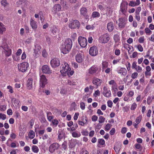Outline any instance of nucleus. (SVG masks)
<instances>
[{
    "label": "nucleus",
    "mask_w": 154,
    "mask_h": 154,
    "mask_svg": "<svg viewBox=\"0 0 154 154\" xmlns=\"http://www.w3.org/2000/svg\"><path fill=\"white\" fill-rule=\"evenodd\" d=\"M135 17L136 20L138 21H139L140 20V14H135Z\"/></svg>",
    "instance_id": "nucleus-59"
},
{
    "label": "nucleus",
    "mask_w": 154,
    "mask_h": 154,
    "mask_svg": "<svg viewBox=\"0 0 154 154\" xmlns=\"http://www.w3.org/2000/svg\"><path fill=\"white\" fill-rule=\"evenodd\" d=\"M121 148V144L119 143L116 144L114 147V149L115 150L116 154H119V152Z\"/></svg>",
    "instance_id": "nucleus-25"
},
{
    "label": "nucleus",
    "mask_w": 154,
    "mask_h": 154,
    "mask_svg": "<svg viewBox=\"0 0 154 154\" xmlns=\"http://www.w3.org/2000/svg\"><path fill=\"white\" fill-rule=\"evenodd\" d=\"M61 5H62L63 10H67L68 8L66 2V1L64 0H61Z\"/></svg>",
    "instance_id": "nucleus-28"
},
{
    "label": "nucleus",
    "mask_w": 154,
    "mask_h": 154,
    "mask_svg": "<svg viewBox=\"0 0 154 154\" xmlns=\"http://www.w3.org/2000/svg\"><path fill=\"white\" fill-rule=\"evenodd\" d=\"M98 143L101 145H103L105 143V140L103 139H99L98 140Z\"/></svg>",
    "instance_id": "nucleus-45"
},
{
    "label": "nucleus",
    "mask_w": 154,
    "mask_h": 154,
    "mask_svg": "<svg viewBox=\"0 0 154 154\" xmlns=\"http://www.w3.org/2000/svg\"><path fill=\"white\" fill-rule=\"evenodd\" d=\"M17 67L19 71L22 72H25L27 70L28 68L29 67V64L27 62H24L18 64Z\"/></svg>",
    "instance_id": "nucleus-3"
},
{
    "label": "nucleus",
    "mask_w": 154,
    "mask_h": 154,
    "mask_svg": "<svg viewBox=\"0 0 154 154\" xmlns=\"http://www.w3.org/2000/svg\"><path fill=\"white\" fill-rule=\"evenodd\" d=\"M6 119V116L5 114L2 113H0V119L5 120Z\"/></svg>",
    "instance_id": "nucleus-52"
},
{
    "label": "nucleus",
    "mask_w": 154,
    "mask_h": 154,
    "mask_svg": "<svg viewBox=\"0 0 154 154\" xmlns=\"http://www.w3.org/2000/svg\"><path fill=\"white\" fill-rule=\"evenodd\" d=\"M6 31V28L4 25L0 22V34H2Z\"/></svg>",
    "instance_id": "nucleus-30"
},
{
    "label": "nucleus",
    "mask_w": 154,
    "mask_h": 154,
    "mask_svg": "<svg viewBox=\"0 0 154 154\" xmlns=\"http://www.w3.org/2000/svg\"><path fill=\"white\" fill-rule=\"evenodd\" d=\"M98 69V68L97 66H93L91 67L88 69L89 73L93 75L95 74Z\"/></svg>",
    "instance_id": "nucleus-18"
},
{
    "label": "nucleus",
    "mask_w": 154,
    "mask_h": 154,
    "mask_svg": "<svg viewBox=\"0 0 154 154\" xmlns=\"http://www.w3.org/2000/svg\"><path fill=\"white\" fill-rule=\"evenodd\" d=\"M72 65L75 69H76L78 67L79 65L78 64L75 62H72Z\"/></svg>",
    "instance_id": "nucleus-62"
},
{
    "label": "nucleus",
    "mask_w": 154,
    "mask_h": 154,
    "mask_svg": "<svg viewBox=\"0 0 154 154\" xmlns=\"http://www.w3.org/2000/svg\"><path fill=\"white\" fill-rule=\"evenodd\" d=\"M28 2L26 0H19L17 2V5L18 7L22 8L26 7L28 5Z\"/></svg>",
    "instance_id": "nucleus-14"
},
{
    "label": "nucleus",
    "mask_w": 154,
    "mask_h": 154,
    "mask_svg": "<svg viewBox=\"0 0 154 154\" xmlns=\"http://www.w3.org/2000/svg\"><path fill=\"white\" fill-rule=\"evenodd\" d=\"M60 72L63 75L66 73L69 75H72L74 72L73 71L71 70V68L68 64L66 62H63L62 64Z\"/></svg>",
    "instance_id": "nucleus-2"
},
{
    "label": "nucleus",
    "mask_w": 154,
    "mask_h": 154,
    "mask_svg": "<svg viewBox=\"0 0 154 154\" xmlns=\"http://www.w3.org/2000/svg\"><path fill=\"white\" fill-rule=\"evenodd\" d=\"M33 79L30 78L28 79L26 84L27 88L29 90L32 89V88Z\"/></svg>",
    "instance_id": "nucleus-19"
},
{
    "label": "nucleus",
    "mask_w": 154,
    "mask_h": 154,
    "mask_svg": "<svg viewBox=\"0 0 154 154\" xmlns=\"http://www.w3.org/2000/svg\"><path fill=\"white\" fill-rule=\"evenodd\" d=\"M80 26V23L77 20L70 21L69 24V27L71 29H74L79 27Z\"/></svg>",
    "instance_id": "nucleus-11"
},
{
    "label": "nucleus",
    "mask_w": 154,
    "mask_h": 154,
    "mask_svg": "<svg viewBox=\"0 0 154 154\" xmlns=\"http://www.w3.org/2000/svg\"><path fill=\"white\" fill-rule=\"evenodd\" d=\"M110 39L109 36L108 34L106 33L101 35L99 38L100 42L102 43H107Z\"/></svg>",
    "instance_id": "nucleus-6"
},
{
    "label": "nucleus",
    "mask_w": 154,
    "mask_h": 154,
    "mask_svg": "<svg viewBox=\"0 0 154 154\" xmlns=\"http://www.w3.org/2000/svg\"><path fill=\"white\" fill-rule=\"evenodd\" d=\"M61 6L60 4H55L53 6V12L54 14H56L58 12L61 11Z\"/></svg>",
    "instance_id": "nucleus-17"
},
{
    "label": "nucleus",
    "mask_w": 154,
    "mask_h": 154,
    "mask_svg": "<svg viewBox=\"0 0 154 154\" xmlns=\"http://www.w3.org/2000/svg\"><path fill=\"white\" fill-rule=\"evenodd\" d=\"M111 90L115 92H116L118 90L117 88V85L115 86H112Z\"/></svg>",
    "instance_id": "nucleus-55"
},
{
    "label": "nucleus",
    "mask_w": 154,
    "mask_h": 154,
    "mask_svg": "<svg viewBox=\"0 0 154 154\" xmlns=\"http://www.w3.org/2000/svg\"><path fill=\"white\" fill-rule=\"evenodd\" d=\"M78 41L80 46L82 47H85L87 45V39L84 37H79L78 38Z\"/></svg>",
    "instance_id": "nucleus-9"
},
{
    "label": "nucleus",
    "mask_w": 154,
    "mask_h": 154,
    "mask_svg": "<svg viewBox=\"0 0 154 154\" xmlns=\"http://www.w3.org/2000/svg\"><path fill=\"white\" fill-rule=\"evenodd\" d=\"M1 5L4 7L6 6L8 4L6 0H2L1 1Z\"/></svg>",
    "instance_id": "nucleus-39"
},
{
    "label": "nucleus",
    "mask_w": 154,
    "mask_h": 154,
    "mask_svg": "<svg viewBox=\"0 0 154 154\" xmlns=\"http://www.w3.org/2000/svg\"><path fill=\"white\" fill-rule=\"evenodd\" d=\"M89 54L92 56H95L98 54V50L97 48L95 46L91 47L89 50Z\"/></svg>",
    "instance_id": "nucleus-12"
},
{
    "label": "nucleus",
    "mask_w": 154,
    "mask_h": 154,
    "mask_svg": "<svg viewBox=\"0 0 154 154\" xmlns=\"http://www.w3.org/2000/svg\"><path fill=\"white\" fill-rule=\"evenodd\" d=\"M135 69L138 72H140L142 71V68L141 67L138 66Z\"/></svg>",
    "instance_id": "nucleus-64"
},
{
    "label": "nucleus",
    "mask_w": 154,
    "mask_h": 154,
    "mask_svg": "<svg viewBox=\"0 0 154 154\" xmlns=\"http://www.w3.org/2000/svg\"><path fill=\"white\" fill-rule=\"evenodd\" d=\"M32 151L35 153H38L39 151V149L37 146L33 145L32 147Z\"/></svg>",
    "instance_id": "nucleus-36"
},
{
    "label": "nucleus",
    "mask_w": 154,
    "mask_h": 154,
    "mask_svg": "<svg viewBox=\"0 0 154 154\" xmlns=\"http://www.w3.org/2000/svg\"><path fill=\"white\" fill-rule=\"evenodd\" d=\"M136 47L137 48L139 51L142 52L143 51V48L141 45H138L136 46Z\"/></svg>",
    "instance_id": "nucleus-46"
},
{
    "label": "nucleus",
    "mask_w": 154,
    "mask_h": 154,
    "mask_svg": "<svg viewBox=\"0 0 154 154\" xmlns=\"http://www.w3.org/2000/svg\"><path fill=\"white\" fill-rule=\"evenodd\" d=\"M7 88L9 89V91L11 93H12L14 92L12 87L10 85L7 86Z\"/></svg>",
    "instance_id": "nucleus-58"
},
{
    "label": "nucleus",
    "mask_w": 154,
    "mask_h": 154,
    "mask_svg": "<svg viewBox=\"0 0 154 154\" xmlns=\"http://www.w3.org/2000/svg\"><path fill=\"white\" fill-rule=\"evenodd\" d=\"M127 20L124 17H121L118 20V26L121 29L124 28L127 23Z\"/></svg>",
    "instance_id": "nucleus-8"
},
{
    "label": "nucleus",
    "mask_w": 154,
    "mask_h": 154,
    "mask_svg": "<svg viewBox=\"0 0 154 154\" xmlns=\"http://www.w3.org/2000/svg\"><path fill=\"white\" fill-rule=\"evenodd\" d=\"M62 147L64 150H66L67 148V143L66 142H63L62 144Z\"/></svg>",
    "instance_id": "nucleus-56"
},
{
    "label": "nucleus",
    "mask_w": 154,
    "mask_h": 154,
    "mask_svg": "<svg viewBox=\"0 0 154 154\" xmlns=\"http://www.w3.org/2000/svg\"><path fill=\"white\" fill-rule=\"evenodd\" d=\"M26 53L25 52H23V53L22 55L21 59L22 60H24L26 58Z\"/></svg>",
    "instance_id": "nucleus-60"
},
{
    "label": "nucleus",
    "mask_w": 154,
    "mask_h": 154,
    "mask_svg": "<svg viewBox=\"0 0 154 154\" xmlns=\"http://www.w3.org/2000/svg\"><path fill=\"white\" fill-rule=\"evenodd\" d=\"M97 119L98 117L95 115H94L92 117L91 119L93 122H95L97 121Z\"/></svg>",
    "instance_id": "nucleus-63"
},
{
    "label": "nucleus",
    "mask_w": 154,
    "mask_h": 154,
    "mask_svg": "<svg viewBox=\"0 0 154 154\" xmlns=\"http://www.w3.org/2000/svg\"><path fill=\"white\" fill-rule=\"evenodd\" d=\"M50 64L53 68H55L60 66V61L58 58H54L51 60Z\"/></svg>",
    "instance_id": "nucleus-10"
},
{
    "label": "nucleus",
    "mask_w": 154,
    "mask_h": 154,
    "mask_svg": "<svg viewBox=\"0 0 154 154\" xmlns=\"http://www.w3.org/2000/svg\"><path fill=\"white\" fill-rule=\"evenodd\" d=\"M75 60L79 63L82 62L83 60L82 54H77L75 56Z\"/></svg>",
    "instance_id": "nucleus-21"
},
{
    "label": "nucleus",
    "mask_w": 154,
    "mask_h": 154,
    "mask_svg": "<svg viewBox=\"0 0 154 154\" xmlns=\"http://www.w3.org/2000/svg\"><path fill=\"white\" fill-rule=\"evenodd\" d=\"M80 13L81 15L85 16L87 13V10L86 8L85 7L82 8L80 10Z\"/></svg>",
    "instance_id": "nucleus-26"
},
{
    "label": "nucleus",
    "mask_w": 154,
    "mask_h": 154,
    "mask_svg": "<svg viewBox=\"0 0 154 154\" xmlns=\"http://www.w3.org/2000/svg\"><path fill=\"white\" fill-rule=\"evenodd\" d=\"M42 70L43 73L45 74H50L52 73V70L50 69L49 66L47 65L42 66Z\"/></svg>",
    "instance_id": "nucleus-15"
},
{
    "label": "nucleus",
    "mask_w": 154,
    "mask_h": 154,
    "mask_svg": "<svg viewBox=\"0 0 154 154\" xmlns=\"http://www.w3.org/2000/svg\"><path fill=\"white\" fill-rule=\"evenodd\" d=\"M102 82V80L97 78L94 79L93 81V83L94 84L97 86V87L100 85L101 83Z\"/></svg>",
    "instance_id": "nucleus-24"
},
{
    "label": "nucleus",
    "mask_w": 154,
    "mask_h": 154,
    "mask_svg": "<svg viewBox=\"0 0 154 154\" xmlns=\"http://www.w3.org/2000/svg\"><path fill=\"white\" fill-rule=\"evenodd\" d=\"M47 83L48 80L45 75H41L39 80L40 86L43 88Z\"/></svg>",
    "instance_id": "nucleus-7"
},
{
    "label": "nucleus",
    "mask_w": 154,
    "mask_h": 154,
    "mask_svg": "<svg viewBox=\"0 0 154 154\" xmlns=\"http://www.w3.org/2000/svg\"><path fill=\"white\" fill-rule=\"evenodd\" d=\"M117 72L119 74H121L124 76H125L127 74L126 69L125 68H121L120 69L117 70Z\"/></svg>",
    "instance_id": "nucleus-20"
},
{
    "label": "nucleus",
    "mask_w": 154,
    "mask_h": 154,
    "mask_svg": "<svg viewBox=\"0 0 154 154\" xmlns=\"http://www.w3.org/2000/svg\"><path fill=\"white\" fill-rule=\"evenodd\" d=\"M94 28V26L93 25H88L86 27V28L88 30H92Z\"/></svg>",
    "instance_id": "nucleus-48"
},
{
    "label": "nucleus",
    "mask_w": 154,
    "mask_h": 154,
    "mask_svg": "<svg viewBox=\"0 0 154 154\" xmlns=\"http://www.w3.org/2000/svg\"><path fill=\"white\" fill-rule=\"evenodd\" d=\"M100 94V92L99 90H97L95 91L94 95L95 97H97Z\"/></svg>",
    "instance_id": "nucleus-61"
},
{
    "label": "nucleus",
    "mask_w": 154,
    "mask_h": 154,
    "mask_svg": "<svg viewBox=\"0 0 154 154\" xmlns=\"http://www.w3.org/2000/svg\"><path fill=\"white\" fill-rule=\"evenodd\" d=\"M142 119V116H139L137 117L135 122H133V125L135 128H136L137 125L140 123Z\"/></svg>",
    "instance_id": "nucleus-22"
},
{
    "label": "nucleus",
    "mask_w": 154,
    "mask_h": 154,
    "mask_svg": "<svg viewBox=\"0 0 154 154\" xmlns=\"http://www.w3.org/2000/svg\"><path fill=\"white\" fill-rule=\"evenodd\" d=\"M109 84L110 85H112V86H115L117 84L114 80H111L109 82Z\"/></svg>",
    "instance_id": "nucleus-42"
},
{
    "label": "nucleus",
    "mask_w": 154,
    "mask_h": 154,
    "mask_svg": "<svg viewBox=\"0 0 154 154\" xmlns=\"http://www.w3.org/2000/svg\"><path fill=\"white\" fill-rule=\"evenodd\" d=\"M72 45V40L69 38L66 39L61 45L60 49L64 54L68 53L70 50Z\"/></svg>",
    "instance_id": "nucleus-1"
},
{
    "label": "nucleus",
    "mask_w": 154,
    "mask_h": 154,
    "mask_svg": "<svg viewBox=\"0 0 154 154\" xmlns=\"http://www.w3.org/2000/svg\"><path fill=\"white\" fill-rule=\"evenodd\" d=\"M36 46H35V49H34V52L33 55L35 57H36L38 56L39 51H36Z\"/></svg>",
    "instance_id": "nucleus-38"
},
{
    "label": "nucleus",
    "mask_w": 154,
    "mask_h": 154,
    "mask_svg": "<svg viewBox=\"0 0 154 154\" xmlns=\"http://www.w3.org/2000/svg\"><path fill=\"white\" fill-rule=\"evenodd\" d=\"M30 24L33 29H36L37 28L36 22L32 19L30 20Z\"/></svg>",
    "instance_id": "nucleus-29"
},
{
    "label": "nucleus",
    "mask_w": 154,
    "mask_h": 154,
    "mask_svg": "<svg viewBox=\"0 0 154 154\" xmlns=\"http://www.w3.org/2000/svg\"><path fill=\"white\" fill-rule=\"evenodd\" d=\"M59 147V145L57 143H55L51 144L49 147V151L50 152L53 153L57 150Z\"/></svg>",
    "instance_id": "nucleus-13"
},
{
    "label": "nucleus",
    "mask_w": 154,
    "mask_h": 154,
    "mask_svg": "<svg viewBox=\"0 0 154 154\" xmlns=\"http://www.w3.org/2000/svg\"><path fill=\"white\" fill-rule=\"evenodd\" d=\"M145 31L146 33L147 34L150 35L152 33V32L148 28H145Z\"/></svg>",
    "instance_id": "nucleus-50"
},
{
    "label": "nucleus",
    "mask_w": 154,
    "mask_h": 154,
    "mask_svg": "<svg viewBox=\"0 0 154 154\" xmlns=\"http://www.w3.org/2000/svg\"><path fill=\"white\" fill-rule=\"evenodd\" d=\"M58 140L59 141H61L64 136L63 132L62 130H60L58 131Z\"/></svg>",
    "instance_id": "nucleus-27"
},
{
    "label": "nucleus",
    "mask_w": 154,
    "mask_h": 154,
    "mask_svg": "<svg viewBox=\"0 0 154 154\" xmlns=\"http://www.w3.org/2000/svg\"><path fill=\"white\" fill-rule=\"evenodd\" d=\"M35 133L32 130L30 131L28 135L29 138L31 139L33 138L35 136Z\"/></svg>",
    "instance_id": "nucleus-35"
},
{
    "label": "nucleus",
    "mask_w": 154,
    "mask_h": 154,
    "mask_svg": "<svg viewBox=\"0 0 154 154\" xmlns=\"http://www.w3.org/2000/svg\"><path fill=\"white\" fill-rule=\"evenodd\" d=\"M103 94L104 96L106 97H109L111 96V91L110 90H108L106 86L103 87Z\"/></svg>",
    "instance_id": "nucleus-16"
},
{
    "label": "nucleus",
    "mask_w": 154,
    "mask_h": 154,
    "mask_svg": "<svg viewBox=\"0 0 154 154\" xmlns=\"http://www.w3.org/2000/svg\"><path fill=\"white\" fill-rule=\"evenodd\" d=\"M4 50L3 51V52L5 54L6 57L9 56L11 54V49L9 48L8 45L5 43H4L2 44L1 46Z\"/></svg>",
    "instance_id": "nucleus-5"
},
{
    "label": "nucleus",
    "mask_w": 154,
    "mask_h": 154,
    "mask_svg": "<svg viewBox=\"0 0 154 154\" xmlns=\"http://www.w3.org/2000/svg\"><path fill=\"white\" fill-rule=\"evenodd\" d=\"M128 3L127 2H124L121 4L119 11L120 15L123 14L126 16L127 13Z\"/></svg>",
    "instance_id": "nucleus-4"
},
{
    "label": "nucleus",
    "mask_w": 154,
    "mask_h": 154,
    "mask_svg": "<svg viewBox=\"0 0 154 154\" xmlns=\"http://www.w3.org/2000/svg\"><path fill=\"white\" fill-rule=\"evenodd\" d=\"M51 31L54 35H56L57 31V29L56 27L55 26H54L51 28Z\"/></svg>",
    "instance_id": "nucleus-33"
},
{
    "label": "nucleus",
    "mask_w": 154,
    "mask_h": 154,
    "mask_svg": "<svg viewBox=\"0 0 154 154\" xmlns=\"http://www.w3.org/2000/svg\"><path fill=\"white\" fill-rule=\"evenodd\" d=\"M100 16V13L97 11H94L92 13L91 17L94 18L99 17Z\"/></svg>",
    "instance_id": "nucleus-34"
},
{
    "label": "nucleus",
    "mask_w": 154,
    "mask_h": 154,
    "mask_svg": "<svg viewBox=\"0 0 154 154\" xmlns=\"http://www.w3.org/2000/svg\"><path fill=\"white\" fill-rule=\"evenodd\" d=\"M72 136L75 138H78L80 137L81 133L77 131H74L72 133Z\"/></svg>",
    "instance_id": "nucleus-31"
},
{
    "label": "nucleus",
    "mask_w": 154,
    "mask_h": 154,
    "mask_svg": "<svg viewBox=\"0 0 154 154\" xmlns=\"http://www.w3.org/2000/svg\"><path fill=\"white\" fill-rule=\"evenodd\" d=\"M137 104L136 103H134L131 105V110H134L137 108Z\"/></svg>",
    "instance_id": "nucleus-41"
},
{
    "label": "nucleus",
    "mask_w": 154,
    "mask_h": 154,
    "mask_svg": "<svg viewBox=\"0 0 154 154\" xmlns=\"http://www.w3.org/2000/svg\"><path fill=\"white\" fill-rule=\"evenodd\" d=\"M111 125L109 124H107L105 127V130L106 131H108L110 128Z\"/></svg>",
    "instance_id": "nucleus-54"
},
{
    "label": "nucleus",
    "mask_w": 154,
    "mask_h": 154,
    "mask_svg": "<svg viewBox=\"0 0 154 154\" xmlns=\"http://www.w3.org/2000/svg\"><path fill=\"white\" fill-rule=\"evenodd\" d=\"M102 69L106 68L108 66V63L106 61L103 62L102 63Z\"/></svg>",
    "instance_id": "nucleus-44"
},
{
    "label": "nucleus",
    "mask_w": 154,
    "mask_h": 154,
    "mask_svg": "<svg viewBox=\"0 0 154 154\" xmlns=\"http://www.w3.org/2000/svg\"><path fill=\"white\" fill-rule=\"evenodd\" d=\"M47 119L49 121H51L54 118L53 116L52 115L51 113L50 112H47Z\"/></svg>",
    "instance_id": "nucleus-32"
},
{
    "label": "nucleus",
    "mask_w": 154,
    "mask_h": 154,
    "mask_svg": "<svg viewBox=\"0 0 154 154\" xmlns=\"http://www.w3.org/2000/svg\"><path fill=\"white\" fill-rule=\"evenodd\" d=\"M80 107L82 110H84L85 109V104L84 103L81 102L80 103Z\"/></svg>",
    "instance_id": "nucleus-53"
},
{
    "label": "nucleus",
    "mask_w": 154,
    "mask_h": 154,
    "mask_svg": "<svg viewBox=\"0 0 154 154\" xmlns=\"http://www.w3.org/2000/svg\"><path fill=\"white\" fill-rule=\"evenodd\" d=\"M114 28L113 23L112 22L109 23L107 25V28L109 32H112Z\"/></svg>",
    "instance_id": "nucleus-23"
},
{
    "label": "nucleus",
    "mask_w": 154,
    "mask_h": 154,
    "mask_svg": "<svg viewBox=\"0 0 154 154\" xmlns=\"http://www.w3.org/2000/svg\"><path fill=\"white\" fill-rule=\"evenodd\" d=\"M12 57L14 60L18 62L20 60V58L19 56L16 55H13Z\"/></svg>",
    "instance_id": "nucleus-37"
},
{
    "label": "nucleus",
    "mask_w": 154,
    "mask_h": 154,
    "mask_svg": "<svg viewBox=\"0 0 154 154\" xmlns=\"http://www.w3.org/2000/svg\"><path fill=\"white\" fill-rule=\"evenodd\" d=\"M52 123L54 126L56 127L59 123L57 119H54L52 121Z\"/></svg>",
    "instance_id": "nucleus-49"
},
{
    "label": "nucleus",
    "mask_w": 154,
    "mask_h": 154,
    "mask_svg": "<svg viewBox=\"0 0 154 154\" xmlns=\"http://www.w3.org/2000/svg\"><path fill=\"white\" fill-rule=\"evenodd\" d=\"M105 119V118L102 116H100L99 118L98 121L100 123H102L104 122Z\"/></svg>",
    "instance_id": "nucleus-40"
},
{
    "label": "nucleus",
    "mask_w": 154,
    "mask_h": 154,
    "mask_svg": "<svg viewBox=\"0 0 154 154\" xmlns=\"http://www.w3.org/2000/svg\"><path fill=\"white\" fill-rule=\"evenodd\" d=\"M97 9H99L102 12L104 11L105 10L104 8V7L101 5H97Z\"/></svg>",
    "instance_id": "nucleus-47"
},
{
    "label": "nucleus",
    "mask_w": 154,
    "mask_h": 154,
    "mask_svg": "<svg viewBox=\"0 0 154 154\" xmlns=\"http://www.w3.org/2000/svg\"><path fill=\"white\" fill-rule=\"evenodd\" d=\"M145 38L144 36H142L140 37L138 39V41L139 43H144L145 41Z\"/></svg>",
    "instance_id": "nucleus-43"
},
{
    "label": "nucleus",
    "mask_w": 154,
    "mask_h": 154,
    "mask_svg": "<svg viewBox=\"0 0 154 154\" xmlns=\"http://www.w3.org/2000/svg\"><path fill=\"white\" fill-rule=\"evenodd\" d=\"M138 75L137 72H134L132 74L131 77L132 79H135L137 77Z\"/></svg>",
    "instance_id": "nucleus-51"
},
{
    "label": "nucleus",
    "mask_w": 154,
    "mask_h": 154,
    "mask_svg": "<svg viewBox=\"0 0 154 154\" xmlns=\"http://www.w3.org/2000/svg\"><path fill=\"white\" fill-rule=\"evenodd\" d=\"M141 7H138L137 9H136V11H135V14H140V12L141 11Z\"/></svg>",
    "instance_id": "nucleus-57"
}]
</instances>
